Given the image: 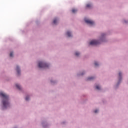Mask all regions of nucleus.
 <instances>
[{"mask_svg":"<svg viewBox=\"0 0 128 128\" xmlns=\"http://www.w3.org/2000/svg\"><path fill=\"white\" fill-rule=\"evenodd\" d=\"M0 96L2 98V104H3V108H10V102L9 98L10 97L6 94L4 93L3 92H0Z\"/></svg>","mask_w":128,"mask_h":128,"instance_id":"f257e3e1","label":"nucleus"},{"mask_svg":"<svg viewBox=\"0 0 128 128\" xmlns=\"http://www.w3.org/2000/svg\"><path fill=\"white\" fill-rule=\"evenodd\" d=\"M38 66L40 68H48V64L42 62H40L38 64Z\"/></svg>","mask_w":128,"mask_h":128,"instance_id":"f03ea898","label":"nucleus"},{"mask_svg":"<svg viewBox=\"0 0 128 128\" xmlns=\"http://www.w3.org/2000/svg\"><path fill=\"white\" fill-rule=\"evenodd\" d=\"M85 22H86V24H90V26H94V21L90 20L88 19H85Z\"/></svg>","mask_w":128,"mask_h":128,"instance_id":"7ed1b4c3","label":"nucleus"},{"mask_svg":"<svg viewBox=\"0 0 128 128\" xmlns=\"http://www.w3.org/2000/svg\"><path fill=\"white\" fill-rule=\"evenodd\" d=\"M90 46H98V44H100V42L97 40H92V41L90 44Z\"/></svg>","mask_w":128,"mask_h":128,"instance_id":"20e7f679","label":"nucleus"},{"mask_svg":"<svg viewBox=\"0 0 128 128\" xmlns=\"http://www.w3.org/2000/svg\"><path fill=\"white\" fill-rule=\"evenodd\" d=\"M16 72H18V76H20V67H18V66H16Z\"/></svg>","mask_w":128,"mask_h":128,"instance_id":"39448f33","label":"nucleus"},{"mask_svg":"<svg viewBox=\"0 0 128 128\" xmlns=\"http://www.w3.org/2000/svg\"><path fill=\"white\" fill-rule=\"evenodd\" d=\"M16 88H17L19 90H22V86H20V84H16Z\"/></svg>","mask_w":128,"mask_h":128,"instance_id":"423d86ee","label":"nucleus"},{"mask_svg":"<svg viewBox=\"0 0 128 128\" xmlns=\"http://www.w3.org/2000/svg\"><path fill=\"white\" fill-rule=\"evenodd\" d=\"M67 36L68 38H72V33L70 32H67Z\"/></svg>","mask_w":128,"mask_h":128,"instance_id":"0eeeda50","label":"nucleus"},{"mask_svg":"<svg viewBox=\"0 0 128 128\" xmlns=\"http://www.w3.org/2000/svg\"><path fill=\"white\" fill-rule=\"evenodd\" d=\"M92 6L90 4H88L86 5L87 8H91Z\"/></svg>","mask_w":128,"mask_h":128,"instance_id":"6e6552de","label":"nucleus"},{"mask_svg":"<svg viewBox=\"0 0 128 128\" xmlns=\"http://www.w3.org/2000/svg\"><path fill=\"white\" fill-rule=\"evenodd\" d=\"M78 12V10L76 9H72V12L73 14H76V12Z\"/></svg>","mask_w":128,"mask_h":128,"instance_id":"1a4fd4ad","label":"nucleus"},{"mask_svg":"<svg viewBox=\"0 0 128 128\" xmlns=\"http://www.w3.org/2000/svg\"><path fill=\"white\" fill-rule=\"evenodd\" d=\"M57 22H58V19L56 18L54 19V24H56Z\"/></svg>","mask_w":128,"mask_h":128,"instance_id":"9d476101","label":"nucleus"},{"mask_svg":"<svg viewBox=\"0 0 128 128\" xmlns=\"http://www.w3.org/2000/svg\"><path fill=\"white\" fill-rule=\"evenodd\" d=\"M96 90H100V87L98 86H96Z\"/></svg>","mask_w":128,"mask_h":128,"instance_id":"9b49d317","label":"nucleus"},{"mask_svg":"<svg viewBox=\"0 0 128 128\" xmlns=\"http://www.w3.org/2000/svg\"><path fill=\"white\" fill-rule=\"evenodd\" d=\"M75 54H76V56H80V54L78 52H76Z\"/></svg>","mask_w":128,"mask_h":128,"instance_id":"f8f14e48","label":"nucleus"},{"mask_svg":"<svg viewBox=\"0 0 128 128\" xmlns=\"http://www.w3.org/2000/svg\"><path fill=\"white\" fill-rule=\"evenodd\" d=\"M10 58H12L14 56V52H11L10 54Z\"/></svg>","mask_w":128,"mask_h":128,"instance_id":"ddd939ff","label":"nucleus"},{"mask_svg":"<svg viewBox=\"0 0 128 128\" xmlns=\"http://www.w3.org/2000/svg\"><path fill=\"white\" fill-rule=\"evenodd\" d=\"M95 66H98V62H95Z\"/></svg>","mask_w":128,"mask_h":128,"instance_id":"4468645a","label":"nucleus"},{"mask_svg":"<svg viewBox=\"0 0 128 128\" xmlns=\"http://www.w3.org/2000/svg\"><path fill=\"white\" fill-rule=\"evenodd\" d=\"M94 80V78H89V80Z\"/></svg>","mask_w":128,"mask_h":128,"instance_id":"2eb2a0df","label":"nucleus"},{"mask_svg":"<svg viewBox=\"0 0 128 128\" xmlns=\"http://www.w3.org/2000/svg\"><path fill=\"white\" fill-rule=\"evenodd\" d=\"M26 100H30V98L28 96H27L26 98Z\"/></svg>","mask_w":128,"mask_h":128,"instance_id":"dca6fc26","label":"nucleus"},{"mask_svg":"<svg viewBox=\"0 0 128 128\" xmlns=\"http://www.w3.org/2000/svg\"><path fill=\"white\" fill-rule=\"evenodd\" d=\"M94 112H95V114H98V110H96L94 111Z\"/></svg>","mask_w":128,"mask_h":128,"instance_id":"f3484780","label":"nucleus"},{"mask_svg":"<svg viewBox=\"0 0 128 128\" xmlns=\"http://www.w3.org/2000/svg\"><path fill=\"white\" fill-rule=\"evenodd\" d=\"M119 76H122V73H120Z\"/></svg>","mask_w":128,"mask_h":128,"instance_id":"a211bd4d","label":"nucleus"}]
</instances>
